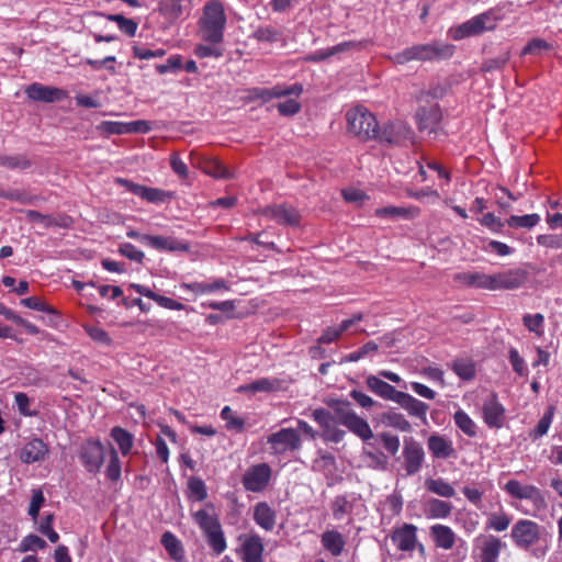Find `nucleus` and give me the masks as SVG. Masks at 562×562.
Wrapping results in <instances>:
<instances>
[{
    "label": "nucleus",
    "instance_id": "49530a36",
    "mask_svg": "<svg viewBox=\"0 0 562 562\" xmlns=\"http://www.w3.org/2000/svg\"><path fill=\"white\" fill-rule=\"evenodd\" d=\"M106 18L109 21H113L117 24L120 31L127 36H134L136 34L138 23L132 19H127L122 14H101Z\"/></svg>",
    "mask_w": 562,
    "mask_h": 562
},
{
    "label": "nucleus",
    "instance_id": "0e129e2a",
    "mask_svg": "<svg viewBox=\"0 0 562 562\" xmlns=\"http://www.w3.org/2000/svg\"><path fill=\"white\" fill-rule=\"evenodd\" d=\"M190 495L196 501H204L207 497V492L204 482L195 476L190 477L188 482Z\"/></svg>",
    "mask_w": 562,
    "mask_h": 562
},
{
    "label": "nucleus",
    "instance_id": "de8ad7c7",
    "mask_svg": "<svg viewBox=\"0 0 562 562\" xmlns=\"http://www.w3.org/2000/svg\"><path fill=\"white\" fill-rule=\"evenodd\" d=\"M221 418L226 422V429L236 432L244 431L245 419L237 416L229 406H224L221 411Z\"/></svg>",
    "mask_w": 562,
    "mask_h": 562
},
{
    "label": "nucleus",
    "instance_id": "e433bc0d",
    "mask_svg": "<svg viewBox=\"0 0 562 562\" xmlns=\"http://www.w3.org/2000/svg\"><path fill=\"white\" fill-rule=\"evenodd\" d=\"M454 280L467 286L487 290L488 274L479 271H468L458 273Z\"/></svg>",
    "mask_w": 562,
    "mask_h": 562
},
{
    "label": "nucleus",
    "instance_id": "bb28decb",
    "mask_svg": "<svg viewBox=\"0 0 562 562\" xmlns=\"http://www.w3.org/2000/svg\"><path fill=\"white\" fill-rule=\"evenodd\" d=\"M374 214L381 218H403V220H413L420 214V210L417 206H384L379 207L374 211Z\"/></svg>",
    "mask_w": 562,
    "mask_h": 562
},
{
    "label": "nucleus",
    "instance_id": "b1692460",
    "mask_svg": "<svg viewBox=\"0 0 562 562\" xmlns=\"http://www.w3.org/2000/svg\"><path fill=\"white\" fill-rule=\"evenodd\" d=\"M429 535L437 548L451 550L456 544V532L446 525L436 524L429 528Z\"/></svg>",
    "mask_w": 562,
    "mask_h": 562
},
{
    "label": "nucleus",
    "instance_id": "58836bf2",
    "mask_svg": "<svg viewBox=\"0 0 562 562\" xmlns=\"http://www.w3.org/2000/svg\"><path fill=\"white\" fill-rule=\"evenodd\" d=\"M181 288L191 290L194 293H212L216 291H227L228 285L223 279L214 280L213 282H193V283H182Z\"/></svg>",
    "mask_w": 562,
    "mask_h": 562
},
{
    "label": "nucleus",
    "instance_id": "473e14b6",
    "mask_svg": "<svg viewBox=\"0 0 562 562\" xmlns=\"http://www.w3.org/2000/svg\"><path fill=\"white\" fill-rule=\"evenodd\" d=\"M453 505L439 498H430L425 504V515L429 519H445L452 513Z\"/></svg>",
    "mask_w": 562,
    "mask_h": 562
},
{
    "label": "nucleus",
    "instance_id": "f3484780",
    "mask_svg": "<svg viewBox=\"0 0 562 562\" xmlns=\"http://www.w3.org/2000/svg\"><path fill=\"white\" fill-rule=\"evenodd\" d=\"M303 86L301 83H293L291 86L276 85L272 88H254L250 90L252 99H260L268 102L274 98H282L286 95H301Z\"/></svg>",
    "mask_w": 562,
    "mask_h": 562
},
{
    "label": "nucleus",
    "instance_id": "37998d69",
    "mask_svg": "<svg viewBox=\"0 0 562 562\" xmlns=\"http://www.w3.org/2000/svg\"><path fill=\"white\" fill-rule=\"evenodd\" d=\"M452 371L462 380L469 381L475 376V364L472 359L459 358L451 363Z\"/></svg>",
    "mask_w": 562,
    "mask_h": 562
},
{
    "label": "nucleus",
    "instance_id": "8fccbe9b",
    "mask_svg": "<svg viewBox=\"0 0 562 562\" xmlns=\"http://www.w3.org/2000/svg\"><path fill=\"white\" fill-rule=\"evenodd\" d=\"M554 415V407L550 406L543 414V416L539 419L537 426L533 430L530 431L529 437L532 440H537L538 438L547 435L552 419Z\"/></svg>",
    "mask_w": 562,
    "mask_h": 562
},
{
    "label": "nucleus",
    "instance_id": "4be33fe9",
    "mask_svg": "<svg viewBox=\"0 0 562 562\" xmlns=\"http://www.w3.org/2000/svg\"><path fill=\"white\" fill-rule=\"evenodd\" d=\"M48 446L40 438L26 442L20 450V460L24 463L42 462L48 456Z\"/></svg>",
    "mask_w": 562,
    "mask_h": 562
},
{
    "label": "nucleus",
    "instance_id": "f03ea898",
    "mask_svg": "<svg viewBox=\"0 0 562 562\" xmlns=\"http://www.w3.org/2000/svg\"><path fill=\"white\" fill-rule=\"evenodd\" d=\"M227 18L224 5L217 0H209L199 20V35L210 44H221L224 41Z\"/></svg>",
    "mask_w": 562,
    "mask_h": 562
},
{
    "label": "nucleus",
    "instance_id": "1a4fd4ad",
    "mask_svg": "<svg viewBox=\"0 0 562 562\" xmlns=\"http://www.w3.org/2000/svg\"><path fill=\"white\" fill-rule=\"evenodd\" d=\"M417 531V526L409 522H403L392 529L390 538L400 551L413 552L415 549H418L424 553L425 548L423 543L418 541Z\"/></svg>",
    "mask_w": 562,
    "mask_h": 562
},
{
    "label": "nucleus",
    "instance_id": "6e6552de",
    "mask_svg": "<svg viewBox=\"0 0 562 562\" xmlns=\"http://www.w3.org/2000/svg\"><path fill=\"white\" fill-rule=\"evenodd\" d=\"M272 469L266 463H257L248 467L241 475V484L245 491L262 493L270 484Z\"/></svg>",
    "mask_w": 562,
    "mask_h": 562
},
{
    "label": "nucleus",
    "instance_id": "ea45409f",
    "mask_svg": "<svg viewBox=\"0 0 562 562\" xmlns=\"http://www.w3.org/2000/svg\"><path fill=\"white\" fill-rule=\"evenodd\" d=\"M111 438L116 442L123 456H127L131 452L134 437L126 429L119 426L113 427L111 429Z\"/></svg>",
    "mask_w": 562,
    "mask_h": 562
},
{
    "label": "nucleus",
    "instance_id": "4468645a",
    "mask_svg": "<svg viewBox=\"0 0 562 562\" xmlns=\"http://www.w3.org/2000/svg\"><path fill=\"white\" fill-rule=\"evenodd\" d=\"M404 470L407 475L416 474L425 460V451L422 445L414 438H405L403 447Z\"/></svg>",
    "mask_w": 562,
    "mask_h": 562
},
{
    "label": "nucleus",
    "instance_id": "39448f33",
    "mask_svg": "<svg viewBox=\"0 0 562 562\" xmlns=\"http://www.w3.org/2000/svg\"><path fill=\"white\" fill-rule=\"evenodd\" d=\"M499 16L495 10L485 11L459 25L454 32L453 38L462 40L493 31L497 26Z\"/></svg>",
    "mask_w": 562,
    "mask_h": 562
},
{
    "label": "nucleus",
    "instance_id": "864d4df0",
    "mask_svg": "<svg viewBox=\"0 0 562 562\" xmlns=\"http://www.w3.org/2000/svg\"><path fill=\"white\" fill-rule=\"evenodd\" d=\"M109 456L110 460L105 469V475L110 481L116 482L121 479V461L117 451L111 445L109 446Z\"/></svg>",
    "mask_w": 562,
    "mask_h": 562
},
{
    "label": "nucleus",
    "instance_id": "c9c22d12",
    "mask_svg": "<svg viewBox=\"0 0 562 562\" xmlns=\"http://www.w3.org/2000/svg\"><path fill=\"white\" fill-rule=\"evenodd\" d=\"M405 126L401 123H387L381 130L378 126V135L373 139L382 143L396 144L403 136Z\"/></svg>",
    "mask_w": 562,
    "mask_h": 562
},
{
    "label": "nucleus",
    "instance_id": "680f3d73",
    "mask_svg": "<svg viewBox=\"0 0 562 562\" xmlns=\"http://www.w3.org/2000/svg\"><path fill=\"white\" fill-rule=\"evenodd\" d=\"M338 424L335 419L328 424V428L324 427L322 432V438L325 441L338 443L340 442L346 435V431L336 427Z\"/></svg>",
    "mask_w": 562,
    "mask_h": 562
},
{
    "label": "nucleus",
    "instance_id": "c85d7f7f",
    "mask_svg": "<svg viewBox=\"0 0 562 562\" xmlns=\"http://www.w3.org/2000/svg\"><path fill=\"white\" fill-rule=\"evenodd\" d=\"M252 518L260 528L271 531L276 525L277 513L267 502H259L254 507Z\"/></svg>",
    "mask_w": 562,
    "mask_h": 562
},
{
    "label": "nucleus",
    "instance_id": "412c9836",
    "mask_svg": "<svg viewBox=\"0 0 562 562\" xmlns=\"http://www.w3.org/2000/svg\"><path fill=\"white\" fill-rule=\"evenodd\" d=\"M27 97L34 101L56 102L67 97V92L56 87L32 83L25 90Z\"/></svg>",
    "mask_w": 562,
    "mask_h": 562
},
{
    "label": "nucleus",
    "instance_id": "7c9ffc66",
    "mask_svg": "<svg viewBox=\"0 0 562 562\" xmlns=\"http://www.w3.org/2000/svg\"><path fill=\"white\" fill-rule=\"evenodd\" d=\"M366 384L371 392H373L375 395L380 396L381 398H384L387 401L394 402L401 392V391H397L393 385L389 384L387 382L381 380L380 378H378L375 375H369L366 379Z\"/></svg>",
    "mask_w": 562,
    "mask_h": 562
},
{
    "label": "nucleus",
    "instance_id": "2f4dec72",
    "mask_svg": "<svg viewBox=\"0 0 562 562\" xmlns=\"http://www.w3.org/2000/svg\"><path fill=\"white\" fill-rule=\"evenodd\" d=\"M130 191L135 195L150 202V203H160L170 199L172 194L170 192L164 191L158 188H149L142 184L132 183L130 186Z\"/></svg>",
    "mask_w": 562,
    "mask_h": 562
},
{
    "label": "nucleus",
    "instance_id": "a878e982",
    "mask_svg": "<svg viewBox=\"0 0 562 562\" xmlns=\"http://www.w3.org/2000/svg\"><path fill=\"white\" fill-rule=\"evenodd\" d=\"M142 244L160 251H180L188 249L187 245L181 240L165 236L149 235L148 237H142Z\"/></svg>",
    "mask_w": 562,
    "mask_h": 562
},
{
    "label": "nucleus",
    "instance_id": "f8f14e48",
    "mask_svg": "<svg viewBox=\"0 0 562 562\" xmlns=\"http://www.w3.org/2000/svg\"><path fill=\"white\" fill-rule=\"evenodd\" d=\"M505 547L506 543L494 535H480L474 540L473 552L479 562H498Z\"/></svg>",
    "mask_w": 562,
    "mask_h": 562
},
{
    "label": "nucleus",
    "instance_id": "6e6d98bb",
    "mask_svg": "<svg viewBox=\"0 0 562 562\" xmlns=\"http://www.w3.org/2000/svg\"><path fill=\"white\" fill-rule=\"evenodd\" d=\"M334 407V418L335 420L345 426L346 423L352 417L355 416V412L351 409L350 407V403L349 402H345V401H337L335 403V405H333Z\"/></svg>",
    "mask_w": 562,
    "mask_h": 562
},
{
    "label": "nucleus",
    "instance_id": "f704fd0d",
    "mask_svg": "<svg viewBox=\"0 0 562 562\" xmlns=\"http://www.w3.org/2000/svg\"><path fill=\"white\" fill-rule=\"evenodd\" d=\"M200 168L206 175L216 179H231L233 172L216 158H205L200 162Z\"/></svg>",
    "mask_w": 562,
    "mask_h": 562
},
{
    "label": "nucleus",
    "instance_id": "f257e3e1",
    "mask_svg": "<svg viewBox=\"0 0 562 562\" xmlns=\"http://www.w3.org/2000/svg\"><path fill=\"white\" fill-rule=\"evenodd\" d=\"M454 54V46L442 41H431L425 44L409 46L402 52L395 53L390 59L397 65L409 61H439L445 60Z\"/></svg>",
    "mask_w": 562,
    "mask_h": 562
},
{
    "label": "nucleus",
    "instance_id": "c756f323",
    "mask_svg": "<svg viewBox=\"0 0 562 562\" xmlns=\"http://www.w3.org/2000/svg\"><path fill=\"white\" fill-rule=\"evenodd\" d=\"M321 543L333 557H339L345 550L346 539L341 532L328 529L322 533Z\"/></svg>",
    "mask_w": 562,
    "mask_h": 562
},
{
    "label": "nucleus",
    "instance_id": "052dcab7",
    "mask_svg": "<svg viewBox=\"0 0 562 562\" xmlns=\"http://www.w3.org/2000/svg\"><path fill=\"white\" fill-rule=\"evenodd\" d=\"M46 548V542L36 535H27L20 543L19 550L21 552L43 550Z\"/></svg>",
    "mask_w": 562,
    "mask_h": 562
},
{
    "label": "nucleus",
    "instance_id": "ddd939ff",
    "mask_svg": "<svg viewBox=\"0 0 562 562\" xmlns=\"http://www.w3.org/2000/svg\"><path fill=\"white\" fill-rule=\"evenodd\" d=\"M272 454L280 456L301 448V438L295 429L282 428L267 437Z\"/></svg>",
    "mask_w": 562,
    "mask_h": 562
},
{
    "label": "nucleus",
    "instance_id": "774afa93",
    "mask_svg": "<svg viewBox=\"0 0 562 562\" xmlns=\"http://www.w3.org/2000/svg\"><path fill=\"white\" fill-rule=\"evenodd\" d=\"M132 52L133 56L138 59L160 58L166 55V50L162 48L149 49L139 45H134Z\"/></svg>",
    "mask_w": 562,
    "mask_h": 562
},
{
    "label": "nucleus",
    "instance_id": "393cba45",
    "mask_svg": "<svg viewBox=\"0 0 562 562\" xmlns=\"http://www.w3.org/2000/svg\"><path fill=\"white\" fill-rule=\"evenodd\" d=\"M503 291H513L524 286L529 279V272L521 267L499 271Z\"/></svg>",
    "mask_w": 562,
    "mask_h": 562
},
{
    "label": "nucleus",
    "instance_id": "2eb2a0df",
    "mask_svg": "<svg viewBox=\"0 0 562 562\" xmlns=\"http://www.w3.org/2000/svg\"><path fill=\"white\" fill-rule=\"evenodd\" d=\"M505 407L496 393H490L482 404V418L490 428H501L505 420Z\"/></svg>",
    "mask_w": 562,
    "mask_h": 562
},
{
    "label": "nucleus",
    "instance_id": "9d476101",
    "mask_svg": "<svg viewBox=\"0 0 562 562\" xmlns=\"http://www.w3.org/2000/svg\"><path fill=\"white\" fill-rule=\"evenodd\" d=\"M106 451V447L100 440L89 439L81 445L79 459L88 472L98 473Z\"/></svg>",
    "mask_w": 562,
    "mask_h": 562
},
{
    "label": "nucleus",
    "instance_id": "c03bdc74",
    "mask_svg": "<svg viewBox=\"0 0 562 562\" xmlns=\"http://www.w3.org/2000/svg\"><path fill=\"white\" fill-rule=\"evenodd\" d=\"M456 426L468 437L477 435V426L474 420L463 411L458 409L453 415Z\"/></svg>",
    "mask_w": 562,
    "mask_h": 562
},
{
    "label": "nucleus",
    "instance_id": "5701e85b",
    "mask_svg": "<svg viewBox=\"0 0 562 562\" xmlns=\"http://www.w3.org/2000/svg\"><path fill=\"white\" fill-rule=\"evenodd\" d=\"M283 389V382L277 378H260L251 383L240 385L238 387L239 393H273L279 392Z\"/></svg>",
    "mask_w": 562,
    "mask_h": 562
},
{
    "label": "nucleus",
    "instance_id": "cd10ccee",
    "mask_svg": "<svg viewBox=\"0 0 562 562\" xmlns=\"http://www.w3.org/2000/svg\"><path fill=\"white\" fill-rule=\"evenodd\" d=\"M130 288L133 289L134 291H136L138 294L144 295V296L155 301L159 306H161L164 308L173 310V311H182L186 307L184 304H182L173 299L157 294L145 285L137 284V283H131Z\"/></svg>",
    "mask_w": 562,
    "mask_h": 562
},
{
    "label": "nucleus",
    "instance_id": "a19ab883",
    "mask_svg": "<svg viewBox=\"0 0 562 562\" xmlns=\"http://www.w3.org/2000/svg\"><path fill=\"white\" fill-rule=\"evenodd\" d=\"M425 487L428 492L434 493L440 497L450 498L456 495V490L453 486L441 477L426 479Z\"/></svg>",
    "mask_w": 562,
    "mask_h": 562
},
{
    "label": "nucleus",
    "instance_id": "09e8293b",
    "mask_svg": "<svg viewBox=\"0 0 562 562\" xmlns=\"http://www.w3.org/2000/svg\"><path fill=\"white\" fill-rule=\"evenodd\" d=\"M540 222V216L536 213L527 215H512L506 220V224L512 228H532Z\"/></svg>",
    "mask_w": 562,
    "mask_h": 562
},
{
    "label": "nucleus",
    "instance_id": "13d9d810",
    "mask_svg": "<svg viewBox=\"0 0 562 562\" xmlns=\"http://www.w3.org/2000/svg\"><path fill=\"white\" fill-rule=\"evenodd\" d=\"M522 323L529 331L538 336L543 335L544 316L542 314H526L522 317Z\"/></svg>",
    "mask_w": 562,
    "mask_h": 562
},
{
    "label": "nucleus",
    "instance_id": "bf43d9fd",
    "mask_svg": "<svg viewBox=\"0 0 562 562\" xmlns=\"http://www.w3.org/2000/svg\"><path fill=\"white\" fill-rule=\"evenodd\" d=\"M280 31L270 25L260 26L254 32V38L259 42L274 43L280 40Z\"/></svg>",
    "mask_w": 562,
    "mask_h": 562
},
{
    "label": "nucleus",
    "instance_id": "423d86ee",
    "mask_svg": "<svg viewBox=\"0 0 562 562\" xmlns=\"http://www.w3.org/2000/svg\"><path fill=\"white\" fill-rule=\"evenodd\" d=\"M544 528L530 519L517 520L510 530V538L515 546L521 550H529L536 546L542 537Z\"/></svg>",
    "mask_w": 562,
    "mask_h": 562
},
{
    "label": "nucleus",
    "instance_id": "6ab92c4d",
    "mask_svg": "<svg viewBox=\"0 0 562 562\" xmlns=\"http://www.w3.org/2000/svg\"><path fill=\"white\" fill-rule=\"evenodd\" d=\"M427 448L434 459H450L457 457L453 442L443 435L432 434L427 439Z\"/></svg>",
    "mask_w": 562,
    "mask_h": 562
},
{
    "label": "nucleus",
    "instance_id": "69168bd1",
    "mask_svg": "<svg viewBox=\"0 0 562 562\" xmlns=\"http://www.w3.org/2000/svg\"><path fill=\"white\" fill-rule=\"evenodd\" d=\"M98 130L112 135L127 134V122L103 121L98 126Z\"/></svg>",
    "mask_w": 562,
    "mask_h": 562
},
{
    "label": "nucleus",
    "instance_id": "e2e57ef3",
    "mask_svg": "<svg viewBox=\"0 0 562 562\" xmlns=\"http://www.w3.org/2000/svg\"><path fill=\"white\" fill-rule=\"evenodd\" d=\"M509 60V53L505 52L496 57L488 58L483 61L481 70L483 72H491L503 68Z\"/></svg>",
    "mask_w": 562,
    "mask_h": 562
},
{
    "label": "nucleus",
    "instance_id": "a211bd4d",
    "mask_svg": "<svg viewBox=\"0 0 562 562\" xmlns=\"http://www.w3.org/2000/svg\"><path fill=\"white\" fill-rule=\"evenodd\" d=\"M442 114L438 103L422 106L416 112L418 128L422 132L435 133L440 124Z\"/></svg>",
    "mask_w": 562,
    "mask_h": 562
},
{
    "label": "nucleus",
    "instance_id": "338daca9",
    "mask_svg": "<svg viewBox=\"0 0 562 562\" xmlns=\"http://www.w3.org/2000/svg\"><path fill=\"white\" fill-rule=\"evenodd\" d=\"M21 304L31 310L41 311V312H45L48 314H56V310L53 306H50L46 302L42 301L37 296H30V297L23 299L21 301Z\"/></svg>",
    "mask_w": 562,
    "mask_h": 562
},
{
    "label": "nucleus",
    "instance_id": "9b49d317",
    "mask_svg": "<svg viewBox=\"0 0 562 562\" xmlns=\"http://www.w3.org/2000/svg\"><path fill=\"white\" fill-rule=\"evenodd\" d=\"M239 548L236 553L241 562H263L265 543L263 539L256 532L238 536Z\"/></svg>",
    "mask_w": 562,
    "mask_h": 562
},
{
    "label": "nucleus",
    "instance_id": "4c0bfd02",
    "mask_svg": "<svg viewBox=\"0 0 562 562\" xmlns=\"http://www.w3.org/2000/svg\"><path fill=\"white\" fill-rule=\"evenodd\" d=\"M158 10L160 14L170 23H173L180 19L184 13L182 0H160Z\"/></svg>",
    "mask_w": 562,
    "mask_h": 562
},
{
    "label": "nucleus",
    "instance_id": "4d7b16f0",
    "mask_svg": "<svg viewBox=\"0 0 562 562\" xmlns=\"http://www.w3.org/2000/svg\"><path fill=\"white\" fill-rule=\"evenodd\" d=\"M194 55L198 58H221L224 54V49L220 46V44H198L194 47Z\"/></svg>",
    "mask_w": 562,
    "mask_h": 562
},
{
    "label": "nucleus",
    "instance_id": "603ef678",
    "mask_svg": "<svg viewBox=\"0 0 562 562\" xmlns=\"http://www.w3.org/2000/svg\"><path fill=\"white\" fill-rule=\"evenodd\" d=\"M512 522V518L506 513H492L487 516L486 529L497 532L505 531Z\"/></svg>",
    "mask_w": 562,
    "mask_h": 562
},
{
    "label": "nucleus",
    "instance_id": "5fc2aeb1",
    "mask_svg": "<svg viewBox=\"0 0 562 562\" xmlns=\"http://www.w3.org/2000/svg\"><path fill=\"white\" fill-rule=\"evenodd\" d=\"M330 508L333 512V516L336 520L342 519L346 515L352 512V504L347 499L344 495L336 496L331 504Z\"/></svg>",
    "mask_w": 562,
    "mask_h": 562
},
{
    "label": "nucleus",
    "instance_id": "72a5a7b5",
    "mask_svg": "<svg viewBox=\"0 0 562 562\" xmlns=\"http://www.w3.org/2000/svg\"><path fill=\"white\" fill-rule=\"evenodd\" d=\"M160 541L172 560L176 562L183 561L184 549L182 542L172 532H164Z\"/></svg>",
    "mask_w": 562,
    "mask_h": 562
},
{
    "label": "nucleus",
    "instance_id": "aec40b11",
    "mask_svg": "<svg viewBox=\"0 0 562 562\" xmlns=\"http://www.w3.org/2000/svg\"><path fill=\"white\" fill-rule=\"evenodd\" d=\"M394 402L405 409L409 416L420 419L423 424H427L428 404L402 391Z\"/></svg>",
    "mask_w": 562,
    "mask_h": 562
},
{
    "label": "nucleus",
    "instance_id": "79ce46f5",
    "mask_svg": "<svg viewBox=\"0 0 562 562\" xmlns=\"http://www.w3.org/2000/svg\"><path fill=\"white\" fill-rule=\"evenodd\" d=\"M351 432L357 435L362 440H369L373 437L372 429L368 422L357 414L352 416L345 425Z\"/></svg>",
    "mask_w": 562,
    "mask_h": 562
},
{
    "label": "nucleus",
    "instance_id": "a18cd8bd",
    "mask_svg": "<svg viewBox=\"0 0 562 562\" xmlns=\"http://www.w3.org/2000/svg\"><path fill=\"white\" fill-rule=\"evenodd\" d=\"M383 423L390 427H393L403 432H409L412 430L411 423L406 417L397 412H386L383 414Z\"/></svg>",
    "mask_w": 562,
    "mask_h": 562
},
{
    "label": "nucleus",
    "instance_id": "dca6fc26",
    "mask_svg": "<svg viewBox=\"0 0 562 562\" xmlns=\"http://www.w3.org/2000/svg\"><path fill=\"white\" fill-rule=\"evenodd\" d=\"M262 215L280 225L297 226L301 215L296 209L288 204H276L262 209Z\"/></svg>",
    "mask_w": 562,
    "mask_h": 562
},
{
    "label": "nucleus",
    "instance_id": "20e7f679",
    "mask_svg": "<svg viewBox=\"0 0 562 562\" xmlns=\"http://www.w3.org/2000/svg\"><path fill=\"white\" fill-rule=\"evenodd\" d=\"M347 131L360 140L373 139L378 135V121L373 113L362 105L346 113Z\"/></svg>",
    "mask_w": 562,
    "mask_h": 562
},
{
    "label": "nucleus",
    "instance_id": "7ed1b4c3",
    "mask_svg": "<svg viewBox=\"0 0 562 562\" xmlns=\"http://www.w3.org/2000/svg\"><path fill=\"white\" fill-rule=\"evenodd\" d=\"M192 519L202 530L212 551L216 555L222 554L227 543L220 519L213 512V505L207 504L206 508L192 513Z\"/></svg>",
    "mask_w": 562,
    "mask_h": 562
},
{
    "label": "nucleus",
    "instance_id": "3c124183",
    "mask_svg": "<svg viewBox=\"0 0 562 562\" xmlns=\"http://www.w3.org/2000/svg\"><path fill=\"white\" fill-rule=\"evenodd\" d=\"M0 166L9 169L24 170L31 167L30 159L24 155H1Z\"/></svg>",
    "mask_w": 562,
    "mask_h": 562
},
{
    "label": "nucleus",
    "instance_id": "0eeeda50",
    "mask_svg": "<svg viewBox=\"0 0 562 562\" xmlns=\"http://www.w3.org/2000/svg\"><path fill=\"white\" fill-rule=\"evenodd\" d=\"M504 490L514 498L530 501L537 512H542L548 507L544 493L535 485L522 484L517 480H509L505 484Z\"/></svg>",
    "mask_w": 562,
    "mask_h": 562
}]
</instances>
